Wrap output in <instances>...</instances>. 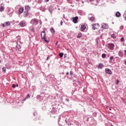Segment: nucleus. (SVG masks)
<instances>
[{"label":"nucleus","mask_w":126,"mask_h":126,"mask_svg":"<svg viewBox=\"0 0 126 126\" xmlns=\"http://www.w3.org/2000/svg\"><path fill=\"white\" fill-rule=\"evenodd\" d=\"M41 37L42 39H43L45 41V42H47V43H49V41L46 39V32L45 31H42L41 32Z\"/></svg>","instance_id":"nucleus-1"},{"label":"nucleus","mask_w":126,"mask_h":126,"mask_svg":"<svg viewBox=\"0 0 126 126\" xmlns=\"http://www.w3.org/2000/svg\"><path fill=\"white\" fill-rule=\"evenodd\" d=\"M100 27V25L99 24H94L92 25V28L94 30H95V29H99V28Z\"/></svg>","instance_id":"nucleus-2"},{"label":"nucleus","mask_w":126,"mask_h":126,"mask_svg":"<svg viewBox=\"0 0 126 126\" xmlns=\"http://www.w3.org/2000/svg\"><path fill=\"white\" fill-rule=\"evenodd\" d=\"M38 22L39 21H38V20H37V19H33L31 21V23L32 24H33L34 25H37Z\"/></svg>","instance_id":"nucleus-3"},{"label":"nucleus","mask_w":126,"mask_h":126,"mask_svg":"<svg viewBox=\"0 0 126 126\" xmlns=\"http://www.w3.org/2000/svg\"><path fill=\"white\" fill-rule=\"evenodd\" d=\"M19 25L21 27H25L26 26V22L24 21H22L20 22Z\"/></svg>","instance_id":"nucleus-4"},{"label":"nucleus","mask_w":126,"mask_h":126,"mask_svg":"<svg viewBox=\"0 0 126 126\" xmlns=\"http://www.w3.org/2000/svg\"><path fill=\"white\" fill-rule=\"evenodd\" d=\"M1 25L2 27H7V26L10 25V23L9 22H6L4 24H1Z\"/></svg>","instance_id":"nucleus-5"},{"label":"nucleus","mask_w":126,"mask_h":126,"mask_svg":"<svg viewBox=\"0 0 126 126\" xmlns=\"http://www.w3.org/2000/svg\"><path fill=\"white\" fill-rule=\"evenodd\" d=\"M102 28L103 29H109V25H108V24L103 23L102 24Z\"/></svg>","instance_id":"nucleus-6"},{"label":"nucleus","mask_w":126,"mask_h":126,"mask_svg":"<svg viewBox=\"0 0 126 126\" xmlns=\"http://www.w3.org/2000/svg\"><path fill=\"white\" fill-rule=\"evenodd\" d=\"M108 46L110 50H114V48H115V44H114V43H109L108 44Z\"/></svg>","instance_id":"nucleus-7"},{"label":"nucleus","mask_w":126,"mask_h":126,"mask_svg":"<svg viewBox=\"0 0 126 126\" xmlns=\"http://www.w3.org/2000/svg\"><path fill=\"white\" fill-rule=\"evenodd\" d=\"M117 36H118V33L115 32H113L111 33V37L113 39H116V38H117Z\"/></svg>","instance_id":"nucleus-8"},{"label":"nucleus","mask_w":126,"mask_h":126,"mask_svg":"<svg viewBox=\"0 0 126 126\" xmlns=\"http://www.w3.org/2000/svg\"><path fill=\"white\" fill-rule=\"evenodd\" d=\"M105 72H106V73H108V74H113V72H112L111 69L109 68H106Z\"/></svg>","instance_id":"nucleus-9"},{"label":"nucleus","mask_w":126,"mask_h":126,"mask_svg":"<svg viewBox=\"0 0 126 126\" xmlns=\"http://www.w3.org/2000/svg\"><path fill=\"white\" fill-rule=\"evenodd\" d=\"M97 67L99 69H102V68L104 67V64H103V63H99L97 66Z\"/></svg>","instance_id":"nucleus-10"},{"label":"nucleus","mask_w":126,"mask_h":126,"mask_svg":"<svg viewBox=\"0 0 126 126\" xmlns=\"http://www.w3.org/2000/svg\"><path fill=\"white\" fill-rule=\"evenodd\" d=\"M3 4H1L0 6V11H3L4 10V6Z\"/></svg>","instance_id":"nucleus-11"},{"label":"nucleus","mask_w":126,"mask_h":126,"mask_svg":"<svg viewBox=\"0 0 126 126\" xmlns=\"http://www.w3.org/2000/svg\"><path fill=\"white\" fill-rule=\"evenodd\" d=\"M77 19H78V17L73 18V22L74 23H77Z\"/></svg>","instance_id":"nucleus-12"},{"label":"nucleus","mask_w":126,"mask_h":126,"mask_svg":"<svg viewBox=\"0 0 126 126\" xmlns=\"http://www.w3.org/2000/svg\"><path fill=\"white\" fill-rule=\"evenodd\" d=\"M86 29V26L84 25H82L81 27V31H84L85 29Z\"/></svg>","instance_id":"nucleus-13"},{"label":"nucleus","mask_w":126,"mask_h":126,"mask_svg":"<svg viewBox=\"0 0 126 126\" xmlns=\"http://www.w3.org/2000/svg\"><path fill=\"white\" fill-rule=\"evenodd\" d=\"M24 10V9H23V8H22V7L19 8V14H21V13H22L23 12Z\"/></svg>","instance_id":"nucleus-14"},{"label":"nucleus","mask_w":126,"mask_h":126,"mask_svg":"<svg viewBox=\"0 0 126 126\" xmlns=\"http://www.w3.org/2000/svg\"><path fill=\"white\" fill-rule=\"evenodd\" d=\"M118 55L120 57H123L124 56V52H123V51H119Z\"/></svg>","instance_id":"nucleus-15"},{"label":"nucleus","mask_w":126,"mask_h":126,"mask_svg":"<svg viewBox=\"0 0 126 126\" xmlns=\"http://www.w3.org/2000/svg\"><path fill=\"white\" fill-rule=\"evenodd\" d=\"M115 16H116V17H120V16H121V13L117 12L115 14Z\"/></svg>","instance_id":"nucleus-16"},{"label":"nucleus","mask_w":126,"mask_h":126,"mask_svg":"<svg viewBox=\"0 0 126 126\" xmlns=\"http://www.w3.org/2000/svg\"><path fill=\"white\" fill-rule=\"evenodd\" d=\"M25 9L26 11H28L29 10H30V7H29L28 5H27L25 6Z\"/></svg>","instance_id":"nucleus-17"},{"label":"nucleus","mask_w":126,"mask_h":126,"mask_svg":"<svg viewBox=\"0 0 126 126\" xmlns=\"http://www.w3.org/2000/svg\"><path fill=\"white\" fill-rule=\"evenodd\" d=\"M90 21H92V22H93L94 21H95V18H94V17H92L90 18Z\"/></svg>","instance_id":"nucleus-18"},{"label":"nucleus","mask_w":126,"mask_h":126,"mask_svg":"<svg viewBox=\"0 0 126 126\" xmlns=\"http://www.w3.org/2000/svg\"><path fill=\"white\" fill-rule=\"evenodd\" d=\"M28 15V11H26L24 12V16H25V17H26V16H27Z\"/></svg>","instance_id":"nucleus-19"},{"label":"nucleus","mask_w":126,"mask_h":126,"mask_svg":"<svg viewBox=\"0 0 126 126\" xmlns=\"http://www.w3.org/2000/svg\"><path fill=\"white\" fill-rule=\"evenodd\" d=\"M82 36V33L81 32H79L78 35H77V38H81Z\"/></svg>","instance_id":"nucleus-20"},{"label":"nucleus","mask_w":126,"mask_h":126,"mask_svg":"<svg viewBox=\"0 0 126 126\" xmlns=\"http://www.w3.org/2000/svg\"><path fill=\"white\" fill-rule=\"evenodd\" d=\"M59 56H60L61 58H63V53H60V54H59Z\"/></svg>","instance_id":"nucleus-21"},{"label":"nucleus","mask_w":126,"mask_h":126,"mask_svg":"<svg viewBox=\"0 0 126 126\" xmlns=\"http://www.w3.org/2000/svg\"><path fill=\"white\" fill-rule=\"evenodd\" d=\"M114 59V57L113 56H110V63H112V60Z\"/></svg>","instance_id":"nucleus-22"},{"label":"nucleus","mask_w":126,"mask_h":126,"mask_svg":"<svg viewBox=\"0 0 126 126\" xmlns=\"http://www.w3.org/2000/svg\"><path fill=\"white\" fill-rule=\"evenodd\" d=\"M51 32L52 33H55V29H54V28H52L51 29Z\"/></svg>","instance_id":"nucleus-23"},{"label":"nucleus","mask_w":126,"mask_h":126,"mask_svg":"<svg viewBox=\"0 0 126 126\" xmlns=\"http://www.w3.org/2000/svg\"><path fill=\"white\" fill-rule=\"evenodd\" d=\"M101 57L103 59H105V58H106V55L103 53L102 54Z\"/></svg>","instance_id":"nucleus-24"},{"label":"nucleus","mask_w":126,"mask_h":126,"mask_svg":"<svg viewBox=\"0 0 126 126\" xmlns=\"http://www.w3.org/2000/svg\"><path fill=\"white\" fill-rule=\"evenodd\" d=\"M2 71H4V72H5L6 71V68L5 67H3L2 68Z\"/></svg>","instance_id":"nucleus-25"},{"label":"nucleus","mask_w":126,"mask_h":126,"mask_svg":"<svg viewBox=\"0 0 126 126\" xmlns=\"http://www.w3.org/2000/svg\"><path fill=\"white\" fill-rule=\"evenodd\" d=\"M27 98H30V94H27V97L25 98V99H27Z\"/></svg>","instance_id":"nucleus-26"},{"label":"nucleus","mask_w":126,"mask_h":126,"mask_svg":"<svg viewBox=\"0 0 126 126\" xmlns=\"http://www.w3.org/2000/svg\"><path fill=\"white\" fill-rule=\"evenodd\" d=\"M121 42H125V38H124V37H122V38L121 39Z\"/></svg>","instance_id":"nucleus-27"},{"label":"nucleus","mask_w":126,"mask_h":126,"mask_svg":"<svg viewBox=\"0 0 126 126\" xmlns=\"http://www.w3.org/2000/svg\"><path fill=\"white\" fill-rule=\"evenodd\" d=\"M116 81H117L116 84L118 85L119 83H120V81L118 79H117Z\"/></svg>","instance_id":"nucleus-28"},{"label":"nucleus","mask_w":126,"mask_h":126,"mask_svg":"<svg viewBox=\"0 0 126 126\" xmlns=\"http://www.w3.org/2000/svg\"><path fill=\"white\" fill-rule=\"evenodd\" d=\"M12 87H13V88H15V87H16V85H15V84H13L12 85Z\"/></svg>","instance_id":"nucleus-29"},{"label":"nucleus","mask_w":126,"mask_h":126,"mask_svg":"<svg viewBox=\"0 0 126 126\" xmlns=\"http://www.w3.org/2000/svg\"><path fill=\"white\" fill-rule=\"evenodd\" d=\"M31 30V31H32V32H34V28H32Z\"/></svg>","instance_id":"nucleus-30"},{"label":"nucleus","mask_w":126,"mask_h":126,"mask_svg":"<svg viewBox=\"0 0 126 126\" xmlns=\"http://www.w3.org/2000/svg\"><path fill=\"white\" fill-rule=\"evenodd\" d=\"M60 24L61 26L63 25V21H61Z\"/></svg>","instance_id":"nucleus-31"},{"label":"nucleus","mask_w":126,"mask_h":126,"mask_svg":"<svg viewBox=\"0 0 126 126\" xmlns=\"http://www.w3.org/2000/svg\"><path fill=\"white\" fill-rule=\"evenodd\" d=\"M49 0H45V2H48V1H49Z\"/></svg>","instance_id":"nucleus-32"},{"label":"nucleus","mask_w":126,"mask_h":126,"mask_svg":"<svg viewBox=\"0 0 126 126\" xmlns=\"http://www.w3.org/2000/svg\"><path fill=\"white\" fill-rule=\"evenodd\" d=\"M66 75H68V74H69L68 72H67L66 73Z\"/></svg>","instance_id":"nucleus-33"},{"label":"nucleus","mask_w":126,"mask_h":126,"mask_svg":"<svg viewBox=\"0 0 126 126\" xmlns=\"http://www.w3.org/2000/svg\"><path fill=\"white\" fill-rule=\"evenodd\" d=\"M70 74H72V71L70 72Z\"/></svg>","instance_id":"nucleus-34"},{"label":"nucleus","mask_w":126,"mask_h":126,"mask_svg":"<svg viewBox=\"0 0 126 126\" xmlns=\"http://www.w3.org/2000/svg\"><path fill=\"white\" fill-rule=\"evenodd\" d=\"M49 60V57L47 58V61H48Z\"/></svg>","instance_id":"nucleus-35"},{"label":"nucleus","mask_w":126,"mask_h":126,"mask_svg":"<svg viewBox=\"0 0 126 126\" xmlns=\"http://www.w3.org/2000/svg\"><path fill=\"white\" fill-rule=\"evenodd\" d=\"M91 1H93L94 0H90Z\"/></svg>","instance_id":"nucleus-36"},{"label":"nucleus","mask_w":126,"mask_h":126,"mask_svg":"<svg viewBox=\"0 0 126 126\" xmlns=\"http://www.w3.org/2000/svg\"><path fill=\"white\" fill-rule=\"evenodd\" d=\"M125 63L126 64V61L125 62Z\"/></svg>","instance_id":"nucleus-37"},{"label":"nucleus","mask_w":126,"mask_h":126,"mask_svg":"<svg viewBox=\"0 0 126 126\" xmlns=\"http://www.w3.org/2000/svg\"><path fill=\"white\" fill-rule=\"evenodd\" d=\"M17 87H18V84H17Z\"/></svg>","instance_id":"nucleus-38"},{"label":"nucleus","mask_w":126,"mask_h":126,"mask_svg":"<svg viewBox=\"0 0 126 126\" xmlns=\"http://www.w3.org/2000/svg\"><path fill=\"white\" fill-rule=\"evenodd\" d=\"M110 126H113V125H110Z\"/></svg>","instance_id":"nucleus-39"}]
</instances>
